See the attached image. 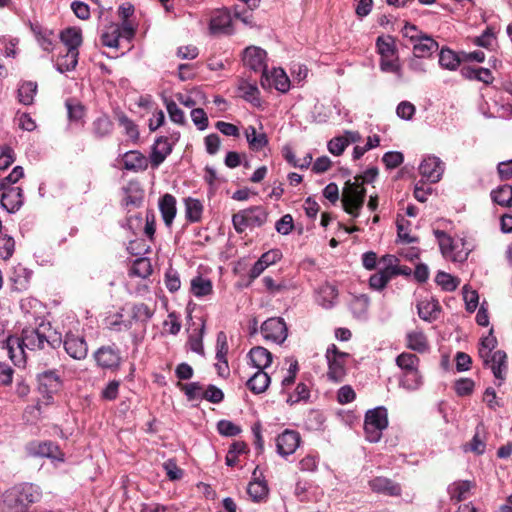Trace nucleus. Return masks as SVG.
I'll list each match as a JSON object with an SVG mask.
<instances>
[{"label":"nucleus","mask_w":512,"mask_h":512,"mask_svg":"<svg viewBox=\"0 0 512 512\" xmlns=\"http://www.w3.org/2000/svg\"><path fill=\"white\" fill-rule=\"evenodd\" d=\"M61 343V338L56 333H52L50 327L41 324L37 328H24L20 337H9L6 354L16 366H20L26 361V350L33 352L56 348Z\"/></svg>","instance_id":"f257e3e1"},{"label":"nucleus","mask_w":512,"mask_h":512,"mask_svg":"<svg viewBox=\"0 0 512 512\" xmlns=\"http://www.w3.org/2000/svg\"><path fill=\"white\" fill-rule=\"evenodd\" d=\"M41 497L39 486L27 482L16 484L2 494L0 512H28Z\"/></svg>","instance_id":"f03ea898"},{"label":"nucleus","mask_w":512,"mask_h":512,"mask_svg":"<svg viewBox=\"0 0 512 512\" xmlns=\"http://www.w3.org/2000/svg\"><path fill=\"white\" fill-rule=\"evenodd\" d=\"M388 426V414L384 407L367 411L364 421V431L369 442L376 443L382 437V432Z\"/></svg>","instance_id":"7ed1b4c3"},{"label":"nucleus","mask_w":512,"mask_h":512,"mask_svg":"<svg viewBox=\"0 0 512 512\" xmlns=\"http://www.w3.org/2000/svg\"><path fill=\"white\" fill-rule=\"evenodd\" d=\"M366 190L362 183L356 181H347L342 192V204L344 210L352 215L358 217L359 210L362 208L365 199Z\"/></svg>","instance_id":"20e7f679"},{"label":"nucleus","mask_w":512,"mask_h":512,"mask_svg":"<svg viewBox=\"0 0 512 512\" xmlns=\"http://www.w3.org/2000/svg\"><path fill=\"white\" fill-rule=\"evenodd\" d=\"M350 355L340 351L335 344L328 346L325 358L328 364L327 377L333 382L343 381L346 375V364Z\"/></svg>","instance_id":"39448f33"},{"label":"nucleus","mask_w":512,"mask_h":512,"mask_svg":"<svg viewBox=\"0 0 512 512\" xmlns=\"http://www.w3.org/2000/svg\"><path fill=\"white\" fill-rule=\"evenodd\" d=\"M267 221V212L261 206H254L234 214L232 223L238 233H242L248 227H260Z\"/></svg>","instance_id":"423d86ee"},{"label":"nucleus","mask_w":512,"mask_h":512,"mask_svg":"<svg viewBox=\"0 0 512 512\" xmlns=\"http://www.w3.org/2000/svg\"><path fill=\"white\" fill-rule=\"evenodd\" d=\"M266 51L259 47H248L244 51V65L255 72H261L260 83L263 88L271 86L269 73L266 65Z\"/></svg>","instance_id":"0eeeda50"},{"label":"nucleus","mask_w":512,"mask_h":512,"mask_svg":"<svg viewBox=\"0 0 512 512\" xmlns=\"http://www.w3.org/2000/svg\"><path fill=\"white\" fill-rule=\"evenodd\" d=\"M93 357L99 367L107 370H117L122 360L120 350L115 345L101 346Z\"/></svg>","instance_id":"6e6552de"},{"label":"nucleus","mask_w":512,"mask_h":512,"mask_svg":"<svg viewBox=\"0 0 512 512\" xmlns=\"http://www.w3.org/2000/svg\"><path fill=\"white\" fill-rule=\"evenodd\" d=\"M261 333L266 340L283 343L288 335L286 323L282 318H269L261 325Z\"/></svg>","instance_id":"1a4fd4ad"},{"label":"nucleus","mask_w":512,"mask_h":512,"mask_svg":"<svg viewBox=\"0 0 512 512\" xmlns=\"http://www.w3.org/2000/svg\"><path fill=\"white\" fill-rule=\"evenodd\" d=\"M434 233L439 242L441 253L445 258L454 262H462L466 260L468 253L458 251V243H455L447 233L440 230H436Z\"/></svg>","instance_id":"9d476101"},{"label":"nucleus","mask_w":512,"mask_h":512,"mask_svg":"<svg viewBox=\"0 0 512 512\" xmlns=\"http://www.w3.org/2000/svg\"><path fill=\"white\" fill-rule=\"evenodd\" d=\"M483 366L489 368L494 377L499 381L498 386H501L506 378L507 373V354L503 350H496L493 354L489 355L488 359H482Z\"/></svg>","instance_id":"9b49d317"},{"label":"nucleus","mask_w":512,"mask_h":512,"mask_svg":"<svg viewBox=\"0 0 512 512\" xmlns=\"http://www.w3.org/2000/svg\"><path fill=\"white\" fill-rule=\"evenodd\" d=\"M444 172V163L436 156L425 157L419 165V173L430 183L441 180Z\"/></svg>","instance_id":"f8f14e48"},{"label":"nucleus","mask_w":512,"mask_h":512,"mask_svg":"<svg viewBox=\"0 0 512 512\" xmlns=\"http://www.w3.org/2000/svg\"><path fill=\"white\" fill-rule=\"evenodd\" d=\"M63 346L66 353L75 360H83L87 356L88 345L83 336L66 333Z\"/></svg>","instance_id":"ddd939ff"},{"label":"nucleus","mask_w":512,"mask_h":512,"mask_svg":"<svg viewBox=\"0 0 512 512\" xmlns=\"http://www.w3.org/2000/svg\"><path fill=\"white\" fill-rule=\"evenodd\" d=\"M300 444V435L294 430L286 429L276 439L277 452L281 456L293 454Z\"/></svg>","instance_id":"4468645a"},{"label":"nucleus","mask_w":512,"mask_h":512,"mask_svg":"<svg viewBox=\"0 0 512 512\" xmlns=\"http://www.w3.org/2000/svg\"><path fill=\"white\" fill-rule=\"evenodd\" d=\"M172 152V144L167 137H159L155 140L149 156L153 168H157L164 162L166 157Z\"/></svg>","instance_id":"2eb2a0df"},{"label":"nucleus","mask_w":512,"mask_h":512,"mask_svg":"<svg viewBox=\"0 0 512 512\" xmlns=\"http://www.w3.org/2000/svg\"><path fill=\"white\" fill-rule=\"evenodd\" d=\"M1 205L9 213L18 211L23 205V192L19 187H9L8 189L1 190Z\"/></svg>","instance_id":"dca6fc26"},{"label":"nucleus","mask_w":512,"mask_h":512,"mask_svg":"<svg viewBox=\"0 0 512 512\" xmlns=\"http://www.w3.org/2000/svg\"><path fill=\"white\" fill-rule=\"evenodd\" d=\"M38 384L39 390L42 393L47 394V399L52 398V394L57 392L61 386L62 382L60 377L57 375L55 371H45L38 375Z\"/></svg>","instance_id":"f3484780"},{"label":"nucleus","mask_w":512,"mask_h":512,"mask_svg":"<svg viewBox=\"0 0 512 512\" xmlns=\"http://www.w3.org/2000/svg\"><path fill=\"white\" fill-rule=\"evenodd\" d=\"M369 487L373 492L384 494L387 496H399L401 487L386 477H375L369 481Z\"/></svg>","instance_id":"a211bd4d"},{"label":"nucleus","mask_w":512,"mask_h":512,"mask_svg":"<svg viewBox=\"0 0 512 512\" xmlns=\"http://www.w3.org/2000/svg\"><path fill=\"white\" fill-rule=\"evenodd\" d=\"M30 452L34 456L63 460V454L59 447L51 441L32 443L30 445Z\"/></svg>","instance_id":"6ab92c4d"},{"label":"nucleus","mask_w":512,"mask_h":512,"mask_svg":"<svg viewBox=\"0 0 512 512\" xmlns=\"http://www.w3.org/2000/svg\"><path fill=\"white\" fill-rule=\"evenodd\" d=\"M438 49V43L425 34L415 41L413 45V55L421 58H429Z\"/></svg>","instance_id":"aec40b11"},{"label":"nucleus","mask_w":512,"mask_h":512,"mask_svg":"<svg viewBox=\"0 0 512 512\" xmlns=\"http://www.w3.org/2000/svg\"><path fill=\"white\" fill-rule=\"evenodd\" d=\"M159 210L166 226H171L176 216V198L171 194L163 195L159 200Z\"/></svg>","instance_id":"412c9836"},{"label":"nucleus","mask_w":512,"mask_h":512,"mask_svg":"<svg viewBox=\"0 0 512 512\" xmlns=\"http://www.w3.org/2000/svg\"><path fill=\"white\" fill-rule=\"evenodd\" d=\"M337 298L338 290L332 284H322L317 290L316 301L323 308L328 309L333 307Z\"/></svg>","instance_id":"4be33fe9"},{"label":"nucleus","mask_w":512,"mask_h":512,"mask_svg":"<svg viewBox=\"0 0 512 512\" xmlns=\"http://www.w3.org/2000/svg\"><path fill=\"white\" fill-rule=\"evenodd\" d=\"M244 134L249 148L253 151H260L268 145V138L262 131V127H260V131H258L254 126H248Z\"/></svg>","instance_id":"5701e85b"},{"label":"nucleus","mask_w":512,"mask_h":512,"mask_svg":"<svg viewBox=\"0 0 512 512\" xmlns=\"http://www.w3.org/2000/svg\"><path fill=\"white\" fill-rule=\"evenodd\" d=\"M123 167L130 171L145 170L148 166L147 158L139 151H128L122 158Z\"/></svg>","instance_id":"b1692460"},{"label":"nucleus","mask_w":512,"mask_h":512,"mask_svg":"<svg viewBox=\"0 0 512 512\" xmlns=\"http://www.w3.org/2000/svg\"><path fill=\"white\" fill-rule=\"evenodd\" d=\"M249 358L252 365L258 370L264 371L272 363V354L266 348L261 346L253 347L249 352Z\"/></svg>","instance_id":"393cba45"},{"label":"nucleus","mask_w":512,"mask_h":512,"mask_svg":"<svg viewBox=\"0 0 512 512\" xmlns=\"http://www.w3.org/2000/svg\"><path fill=\"white\" fill-rule=\"evenodd\" d=\"M417 309L419 317L428 322L436 320L440 313V305L434 299L421 300L417 305Z\"/></svg>","instance_id":"a878e982"},{"label":"nucleus","mask_w":512,"mask_h":512,"mask_svg":"<svg viewBox=\"0 0 512 512\" xmlns=\"http://www.w3.org/2000/svg\"><path fill=\"white\" fill-rule=\"evenodd\" d=\"M60 39L67 47V51L79 53L78 48L82 44L81 30L70 27L60 33Z\"/></svg>","instance_id":"bb28decb"},{"label":"nucleus","mask_w":512,"mask_h":512,"mask_svg":"<svg viewBox=\"0 0 512 512\" xmlns=\"http://www.w3.org/2000/svg\"><path fill=\"white\" fill-rule=\"evenodd\" d=\"M406 346L419 353H423L429 348L427 337L420 330H414L407 333Z\"/></svg>","instance_id":"cd10ccee"},{"label":"nucleus","mask_w":512,"mask_h":512,"mask_svg":"<svg viewBox=\"0 0 512 512\" xmlns=\"http://www.w3.org/2000/svg\"><path fill=\"white\" fill-rule=\"evenodd\" d=\"M257 469L254 470V479L248 484L247 493L250 498L255 502H260L268 495V486L264 480H259L256 477Z\"/></svg>","instance_id":"c85d7f7f"},{"label":"nucleus","mask_w":512,"mask_h":512,"mask_svg":"<svg viewBox=\"0 0 512 512\" xmlns=\"http://www.w3.org/2000/svg\"><path fill=\"white\" fill-rule=\"evenodd\" d=\"M231 16L227 10H217L210 20V30L212 33H222L230 27Z\"/></svg>","instance_id":"c756f323"},{"label":"nucleus","mask_w":512,"mask_h":512,"mask_svg":"<svg viewBox=\"0 0 512 512\" xmlns=\"http://www.w3.org/2000/svg\"><path fill=\"white\" fill-rule=\"evenodd\" d=\"M113 130V123L107 115H101L92 123V133L95 138L102 139L109 136Z\"/></svg>","instance_id":"7c9ffc66"},{"label":"nucleus","mask_w":512,"mask_h":512,"mask_svg":"<svg viewBox=\"0 0 512 512\" xmlns=\"http://www.w3.org/2000/svg\"><path fill=\"white\" fill-rule=\"evenodd\" d=\"M270 384V376L262 370H258L252 377L247 381L248 388L256 394L263 393L266 391Z\"/></svg>","instance_id":"2f4dec72"},{"label":"nucleus","mask_w":512,"mask_h":512,"mask_svg":"<svg viewBox=\"0 0 512 512\" xmlns=\"http://www.w3.org/2000/svg\"><path fill=\"white\" fill-rule=\"evenodd\" d=\"M184 204L186 219L191 223L199 222L203 213V205L201 201L188 197L184 200Z\"/></svg>","instance_id":"473e14b6"},{"label":"nucleus","mask_w":512,"mask_h":512,"mask_svg":"<svg viewBox=\"0 0 512 512\" xmlns=\"http://www.w3.org/2000/svg\"><path fill=\"white\" fill-rule=\"evenodd\" d=\"M461 64L459 56L449 48H442L439 53V65L443 69L455 71Z\"/></svg>","instance_id":"72a5a7b5"},{"label":"nucleus","mask_w":512,"mask_h":512,"mask_svg":"<svg viewBox=\"0 0 512 512\" xmlns=\"http://www.w3.org/2000/svg\"><path fill=\"white\" fill-rule=\"evenodd\" d=\"M121 36V28L117 24H110L106 26L101 35V42L104 46L110 48H118L119 38Z\"/></svg>","instance_id":"f704fd0d"},{"label":"nucleus","mask_w":512,"mask_h":512,"mask_svg":"<svg viewBox=\"0 0 512 512\" xmlns=\"http://www.w3.org/2000/svg\"><path fill=\"white\" fill-rule=\"evenodd\" d=\"M212 289V282L207 278L196 276L191 280V292L197 298L211 294Z\"/></svg>","instance_id":"c9c22d12"},{"label":"nucleus","mask_w":512,"mask_h":512,"mask_svg":"<svg viewBox=\"0 0 512 512\" xmlns=\"http://www.w3.org/2000/svg\"><path fill=\"white\" fill-rule=\"evenodd\" d=\"M271 88H274L280 92H287L290 88V80L286 75L285 71L281 68H274L269 74Z\"/></svg>","instance_id":"e433bc0d"},{"label":"nucleus","mask_w":512,"mask_h":512,"mask_svg":"<svg viewBox=\"0 0 512 512\" xmlns=\"http://www.w3.org/2000/svg\"><path fill=\"white\" fill-rule=\"evenodd\" d=\"M493 328L489 330L487 336L482 337L480 340L478 355L480 359H488L489 355L493 354L495 351L498 341L497 338L493 334Z\"/></svg>","instance_id":"4c0bfd02"},{"label":"nucleus","mask_w":512,"mask_h":512,"mask_svg":"<svg viewBox=\"0 0 512 512\" xmlns=\"http://www.w3.org/2000/svg\"><path fill=\"white\" fill-rule=\"evenodd\" d=\"M493 202L503 207L512 205V186L503 185L491 192Z\"/></svg>","instance_id":"58836bf2"},{"label":"nucleus","mask_w":512,"mask_h":512,"mask_svg":"<svg viewBox=\"0 0 512 512\" xmlns=\"http://www.w3.org/2000/svg\"><path fill=\"white\" fill-rule=\"evenodd\" d=\"M396 365L404 372L418 370L419 358L412 353L403 352L396 358Z\"/></svg>","instance_id":"ea45409f"},{"label":"nucleus","mask_w":512,"mask_h":512,"mask_svg":"<svg viewBox=\"0 0 512 512\" xmlns=\"http://www.w3.org/2000/svg\"><path fill=\"white\" fill-rule=\"evenodd\" d=\"M79 53L66 51L65 55H61L56 62V69L60 73L72 71L76 68L78 63Z\"/></svg>","instance_id":"a19ab883"},{"label":"nucleus","mask_w":512,"mask_h":512,"mask_svg":"<svg viewBox=\"0 0 512 512\" xmlns=\"http://www.w3.org/2000/svg\"><path fill=\"white\" fill-rule=\"evenodd\" d=\"M70 122H80L86 114L85 107L75 99H68L65 102Z\"/></svg>","instance_id":"79ce46f5"},{"label":"nucleus","mask_w":512,"mask_h":512,"mask_svg":"<svg viewBox=\"0 0 512 512\" xmlns=\"http://www.w3.org/2000/svg\"><path fill=\"white\" fill-rule=\"evenodd\" d=\"M37 92V83L32 81L24 82L18 89L19 101L24 105H30L33 103L34 96Z\"/></svg>","instance_id":"37998d69"},{"label":"nucleus","mask_w":512,"mask_h":512,"mask_svg":"<svg viewBox=\"0 0 512 512\" xmlns=\"http://www.w3.org/2000/svg\"><path fill=\"white\" fill-rule=\"evenodd\" d=\"M471 488L469 481L455 482L449 486L448 492L452 500L460 502L466 498L467 493Z\"/></svg>","instance_id":"c03bdc74"},{"label":"nucleus","mask_w":512,"mask_h":512,"mask_svg":"<svg viewBox=\"0 0 512 512\" xmlns=\"http://www.w3.org/2000/svg\"><path fill=\"white\" fill-rule=\"evenodd\" d=\"M400 385L407 390H416L422 385V377L419 370L404 372Z\"/></svg>","instance_id":"a18cd8bd"},{"label":"nucleus","mask_w":512,"mask_h":512,"mask_svg":"<svg viewBox=\"0 0 512 512\" xmlns=\"http://www.w3.org/2000/svg\"><path fill=\"white\" fill-rule=\"evenodd\" d=\"M265 289L272 295H277L288 290V284L284 279L275 280L271 276L262 279Z\"/></svg>","instance_id":"49530a36"},{"label":"nucleus","mask_w":512,"mask_h":512,"mask_svg":"<svg viewBox=\"0 0 512 512\" xmlns=\"http://www.w3.org/2000/svg\"><path fill=\"white\" fill-rule=\"evenodd\" d=\"M378 53L381 57L394 56L396 54V47L394 40L390 36L378 37L376 41Z\"/></svg>","instance_id":"de8ad7c7"},{"label":"nucleus","mask_w":512,"mask_h":512,"mask_svg":"<svg viewBox=\"0 0 512 512\" xmlns=\"http://www.w3.org/2000/svg\"><path fill=\"white\" fill-rule=\"evenodd\" d=\"M228 353L227 336L221 331L217 334L216 341V358L218 361L223 362L225 369H227L226 355Z\"/></svg>","instance_id":"09e8293b"},{"label":"nucleus","mask_w":512,"mask_h":512,"mask_svg":"<svg viewBox=\"0 0 512 512\" xmlns=\"http://www.w3.org/2000/svg\"><path fill=\"white\" fill-rule=\"evenodd\" d=\"M130 272L132 275H135V276H138L141 278H146L152 272L151 264H150L149 260L146 258L136 259L131 267Z\"/></svg>","instance_id":"8fccbe9b"},{"label":"nucleus","mask_w":512,"mask_h":512,"mask_svg":"<svg viewBox=\"0 0 512 512\" xmlns=\"http://www.w3.org/2000/svg\"><path fill=\"white\" fill-rule=\"evenodd\" d=\"M436 283L446 291H453L457 288L459 281L450 274L439 271L435 277Z\"/></svg>","instance_id":"3c124183"},{"label":"nucleus","mask_w":512,"mask_h":512,"mask_svg":"<svg viewBox=\"0 0 512 512\" xmlns=\"http://www.w3.org/2000/svg\"><path fill=\"white\" fill-rule=\"evenodd\" d=\"M15 250V241L11 236H0V258L8 260L12 257Z\"/></svg>","instance_id":"603ef678"},{"label":"nucleus","mask_w":512,"mask_h":512,"mask_svg":"<svg viewBox=\"0 0 512 512\" xmlns=\"http://www.w3.org/2000/svg\"><path fill=\"white\" fill-rule=\"evenodd\" d=\"M380 68L383 72L396 73L399 78L402 77L400 65L398 63V57L396 54H394V56H388L387 58L381 57Z\"/></svg>","instance_id":"864d4df0"},{"label":"nucleus","mask_w":512,"mask_h":512,"mask_svg":"<svg viewBox=\"0 0 512 512\" xmlns=\"http://www.w3.org/2000/svg\"><path fill=\"white\" fill-rule=\"evenodd\" d=\"M153 316V310L144 303H139L132 308V318L136 321L147 322Z\"/></svg>","instance_id":"5fc2aeb1"},{"label":"nucleus","mask_w":512,"mask_h":512,"mask_svg":"<svg viewBox=\"0 0 512 512\" xmlns=\"http://www.w3.org/2000/svg\"><path fill=\"white\" fill-rule=\"evenodd\" d=\"M23 176V168L21 166L14 167L8 176L0 180V190H5L8 189L9 187H13L12 184L18 182Z\"/></svg>","instance_id":"6e6d98bb"},{"label":"nucleus","mask_w":512,"mask_h":512,"mask_svg":"<svg viewBox=\"0 0 512 512\" xmlns=\"http://www.w3.org/2000/svg\"><path fill=\"white\" fill-rule=\"evenodd\" d=\"M166 109L169 114L171 121L177 124L185 123V116L183 111L178 107V105L172 100H165Z\"/></svg>","instance_id":"4d7b16f0"},{"label":"nucleus","mask_w":512,"mask_h":512,"mask_svg":"<svg viewBox=\"0 0 512 512\" xmlns=\"http://www.w3.org/2000/svg\"><path fill=\"white\" fill-rule=\"evenodd\" d=\"M119 124L124 127L126 135L132 139L137 140L139 138V131L134 122L129 119L125 114L118 116Z\"/></svg>","instance_id":"13d9d810"},{"label":"nucleus","mask_w":512,"mask_h":512,"mask_svg":"<svg viewBox=\"0 0 512 512\" xmlns=\"http://www.w3.org/2000/svg\"><path fill=\"white\" fill-rule=\"evenodd\" d=\"M181 390L185 392L189 400H197L203 398L204 389L198 382L183 384L181 385Z\"/></svg>","instance_id":"bf43d9fd"},{"label":"nucleus","mask_w":512,"mask_h":512,"mask_svg":"<svg viewBox=\"0 0 512 512\" xmlns=\"http://www.w3.org/2000/svg\"><path fill=\"white\" fill-rule=\"evenodd\" d=\"M167 477L171 481L180 480L183 477V470L179 468L174 459H168L163 463Z\"/></svg>","instance_id":"052dcab7"},{"label":"nucleus","mask_w":512,"mask_h":512,"mask_svg":"<svg viewBox=\"0 0 512 512\" xmlns=\"http://www.w3.org/2000/svg\"><path fill=\"white\" fill-rule=\"evenodd\" d=\"M348 145L349 140L346 137H335L328 142V150L331 154L339 156L344 152Z\"/></svg>","instance_id":"680f3d73"},{"label":"nucleus","mask_w":512,"mask_h":512,"mask_svg":"<svg viewBox=\"0 0 512 512\" xmlns=\"http://www.w3.org/2000/svg\"><path fill=\"white\" fill-rule=\"evenodd\" d=\"M309 395H310V391L307 387L306 384L304 383H299L294 391L293 394H291L288 398H287V403H289L290 405H293L295 403H298L302 400H307L309 398Z\"/></svg>","instance_id":"e2e57ef3"},{"label":"nucleus","mask_w":512,"mask_h":512,"mask_svg":"<svg viewBox=\"0 0 512 512\" xmlns=\"http://www.w3.org/2000/svg\"><path fill=\"white\" fill-rule=\"evenodd\" d=\"M475 387V383L470 378H461L455 382V392L458 396L470 395Z\"/></svg>","instance_id":"0e129e2a"},{"label":"nucleus","mask_w":512,"mask_h":512,"mask_svg":"<svg viewBox=\"0 0 512 512\" xmlns=\"http://www.w3.org/2000/svg\"><path fill=\"white\" fill-rule=\"evenodd\" d=\"M382 161L388 169H394L403 163L404 156L401 152L390 151L383 155Z\"/></svg>","instance_id":"69168bd1"},{"label":"nucleus","mask_w":512,"mask_h":512,"mask_svg":"<svg viewBox=\"0 0 512 512\" xmlns=\"http://www.w3.org/2000/svg\"><path fill=\"white\" fill-rule=\"evenodd\" d=\"M392 278L389 274L379 270L377 273L373 274L369 279V285L371 288L376 290L383 289L389 280Z\"/></svg>","instance_id":"338daca9"},{"label":"nucleus","mask_w":512,"mask_h":512,"mask_svg":"<svg viewBox=\"0 0 512 512\" xmlns=\"http://www.w3.org/2000/svg\"><path fill=\"white\" fill-rule=\"evenodd\" d=\"M217 429L223 436H236L241 432V428L229 420H220Z\"/></svg>","instance_id":"774afa93"}]
</instances>
